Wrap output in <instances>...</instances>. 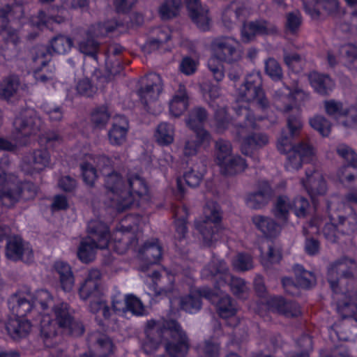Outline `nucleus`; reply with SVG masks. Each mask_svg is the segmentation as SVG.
Masks as SVG:
<instances>
[{
    "instance_id": "nucleus-1",
    "label": "nucleus",
    "mask_w": 357,
    "mask_h": 357,
    "mask_svg": "<svg viewBox=\"0 0 357 357\" xmlns=\"http://www.w3.org/2000/svg\"><path fill=\"white\" fill-rule=\"evenodd\" d=\"M238 96L242 101L246 102L249 107L239 105L235 108L238 116L245 114V121L236 124V137L242 139L241 153L252 156L254 151L266 146L268 143V137L264 133H250L257 129V122L266 118L265 114L269 107V101L261 87V80L259 73L247 75L243 84L238 89Z\"/></svg>"
},
{
    "instance_id": "nucleus-2",
    "label": "nucleus",
    "mask_w": 357,
    "mask_h": 357,
    "mask_svg": "<svg viewBox=\"0 0 357 357\" xmlns=\"http://www.w3.org/2000/svg\"><path fill=\"white\" fill-rule=\"evenodd\" d=\"M356 267V261L347 257H342L333 262L328 269L327 280L335 295L340 296L336 300L337 313L343 319H354L357 321V289H342L340 284L343 280L354 279V271Z\"/></svg>"
},
{
    "instance_id": "nucleus-3",
    "label": "nucleus",
    "mask_w": 357,
    "mask_h": 357,
    "mask_svg": "<svg viewBox=\"0 0 357 357\" xmlns=\"http://www.w3.org/2000/svg\"><path fill=\"white\" fill-rule=\"evenodd\" d=\"M105 188L116 199L115 208L122 213L132 206L139 207L140 199L149 192L148 185L137 174H129L126 181L120 173L112 172L105 179Z\"/></svg>"
},
{
    "instance_id": "nucleus-4",
    "label": "nucleus",
    "mask_w": 357,
    "mask_h": 357,
    "mask_svg": "<svg viewBox=\"0 0 357 357\" xmlns=\"http://www.w3.org/2000/svg\"><path fill=\"white\" fill-rule=\"evenodd\" d=\"M55 320L49 315H42L40 320V335L44 346L47 348H54L59 343V336L56 324L59 328L68 329L69 333L75 336H81L84 333L85 328L83 324L75 321L69 312V305L61 303L53 308Z\"/></svg>"
},
{
    "instance_id": "nucleus-5",
    "label": "nucleus",
    "mask_w": 357,
    "mask_h": 357,
    "mask_svg": "<svg viewBox=\"0 0 357 357\" xmlns=\"http://www.w3.org/2000/svg\"><path fill=\"white\" fill-rule=\"evenodd\" d=\"M29 291H17L8 300V306L12 314L6 323L8 335L14 340L26 337L31 328V321L26 318L36 309Z\"/></svg>"
},
{
    "instance_id": "nucleus-6",
    "label": "nucleus",
    "mask_w": 357,
    "mask_h": 357,
    "mask_svg": "<svg viewBox=\"0 0 357 357\" xmlns=\"http://www.w3.org/2000/svg\"><path fill=\"white\" fill-rule=\"evenodd\" d=\"M202 279L213 282L214 289L220 290L228 284L232 294L241 298L247 289L245 281L231 275L226 261L222 259L213 257L201 271Z\"/></svg>"
},
{
    "instance_id": "nucleus-7",
    "label": "nucleus",
    "mask_w": 357,
    "mask_h": 357,
    "mask_svg": "<svg viewBox=\"0 0 357 357\" xmlns=\"http://www.w3.org/2000/svg\"><path fill=\"white\" fill-rule=\"evenodd\" d=\"M87 231L89 236L80 241L77 252V258L84 264L94 260L97 249L108 248L111 240L109 227L102 221L91 220Z\"/></svg>"
},
{
    "instance_id": "nucleus-8",
    "label": "nucleus",
    "mask_w": 357,
    "mask_h": 357,
    "mask_svg": "<svg viewBox=\"0 0 357 357\" xmlns=\"http://www.w3.org/2000/svg\"><path fill=\"white\" fill-rule=\"evenodd\" d=\"M213 56L208 61V67L214 79L219 82L225 76L222 62L232 63L240 59V54L229 38H216L212 42Z\"/></svg>"
},
{
    "instance_id": "nucleus-9",
    "label": "nucleus",
    "mask_w": 357,
    "mask_h": 357,
    "mask_svg": "<svg viewBox=\"0 0 357 357\" xmlns=\"http://www.w3.org/2000/svg\"><path fill=\"white\" fill-rule=\"evenodd\" d=\"M210 210L209 214H205L202 220L195 222V228L202 236L204 246L210 248L217 241L219 232L222 229V211L218 204L205 208V213Z\"/></svg>"
},
{
    "instance_id": "nucleus-10",
    "label": "nucleus",
    "mask_w": 357,
    "mask_h": 357,
    "mask_svg": "<svg viewBox=\"0 0 357 357\" xmlns=\"http://www.w3.org/2000/svg\"><path fill=\"white\" fill-rule=\"evenodd\" d=\"M337 153L346 162L347 165L340 167L337 172V178L340 183L345 188H349V185L356 180L357 176L351 173H347V167H351L357 168V153L355 151L347 144H340L336 149ZM344 200L349 204H357V188H352L344 196Z\"/></svg>"
},
{
    "instance_id": "nucleus-11",
    "label": "nucleus",
    "mask_w": 357,
    "mask_h": 357,
    "mask_svg": "<svg viewBox=\"0 0 357 357\" xmlns=\"http://www.w3.org/2000/svg\"><path fill=\"white\" fill-rule=\"evenodd\" d=\"M142 216L137 213H130L121 219L116 227V236L121 238L114 239L113 250L118 254H124L134 241H137V233L139 231Z\"/></svg>"
},
{
    "instance_id": "nucleus-12",
    "label": "nucleus",
    "mask_w": 357,
    "mask_h": 357,
    "mask_svg": "<svg viewBox=\"0 0 357 357\" xmlns=\"http://www.w3.org/2000/svg\"><path fill=\"white\" fill-rule=\"evenodd\" d=\"M163 329L171 333V340L165 343V350L169 357H185L190 349V340L180 324L175 319H168Z\"/></svg>"
},
{
    "instance_id": "nucleus-13",
    "label": "nucleus",
    "mask_w": 357,
    "mask_h": 357,
    "mask_svg": "<svg viewBox=\"0 0 357 357\" xmlns=\"http://www.w3.org/2000/svg\"><path fill=\"white\" fill-rule=\"evenodd\" d=\"M337 219L333 215L329 216L330 222L323 227V234L325 238L335 243L339 241L340 235H349L357 229V214L354 213L349 217L337 215Z\"/></svg>"
},
{
    "instance_id": "nucleus-14",
    "label": "nucleus",
    "mask_w": 357,
    "mask_h": 357,
    "mask_svg": "<svg viewBox=\"0 0 357 357\" xmlns=\"http://www.w3.org/2000/svg\"><path fill=\"white\" fill-rule=\"evenodd\" d=\"M216 289L204 286L197 289V293L215 306L217 314L222 319H228L236 315L237 308L235 301L229 295L220 296Z\"/></svg>"
},
{
    "instance_id": "nucleus-15",
    "label": "nucleus",
    "mask_w": 357,
    "mask_h": 357,
    "mask_svg": "<svg viewBox=\"0 0 357 357\" xmlns=\"http://www.w3.org/2000/svg\"><path fill=\"white\" fill-rule=\"evenodd\" d=\"M38 187L27 181H16L13 188L3 189L0 191V200L8 207L13 206L22 198L24 199H33L37 195Z\"/></svg>"
},
{
    "instance_id": "nucleus-16",
    "label": "nucleus",
    "mask_w": 357,
    "mask_h": 357,
    "mask_svg": "<svg viewBox=\"0 0 357 357\" xmlns=\"http://www.w3.org/2000/svg\"><path fill=\"white\" fill-rule=\"evenodd\" d=\"M73 45L72 38L59 34L50 41L49 45L41 47L36 50L35 61H37L40 59L43 66H47L52 59L53 54H65L70 50Z\"/></svg>"
},
{
    "instance_id": "nucleus-17",
    "label": "nucleus",
    "mask_w": 357,
    "mask_h": 357,
    "mask_svg": "<svg viewBox=\"0 0 357 357\" xmlns=\"http://www.w3.org/2000/svg\"><path fill=\"white\" fill-rule=\"evenodd\" d=\"M168 319H150L147 321L144 328L145 339L142 344V348L146 354L155 353L161 344L167 329L162 328Z\"/></svg>"
},
{
    "instance_id": "nucleus-18",
    "label": "nucleus",
    "mask_w": 357,
    "mask_h": 357,
    "mask_svg": "<svg viewBox=\"0 0 357 357\" xmlns=\"http://www.w3.org/2000/svg\"><path fill=\"white\" fill-rule=\"evenodd\" d=\"M277 95L285 102L281 106L277 104L276 109L284 114L289 112L294 108L300 110L301 107L309 98V94L297 84L292 86L284 85L282 89L277 91Z\"/></svg>"
},
{
    "instance_id": "nucleus-19",
    "label": "nucleus",
    "mask_w": 357,
    "mask_h": 357,
    "mask_svg": "<svg viewBox=\"0 0 357 357\" xmlns=\"http://www.w3.org/2000/svg\"><path fill=\"white\" fill-rule=\"evenodd\" d=\"M277 33V26L263 19L244 21L241 28V38L244 43L255 40L257 36H270Z\"/></svg>"
},
{
    "instance_id": "nucleus-20",
    "label": "nucleus",
    "mask_w": 357,
    "mask_h": 357,
    "mask_svg": "<svg viewBox=\"0 0 357 357\" xmlns=\"http://www.w3.org/2000/svg\"><path fill=\"white\" fill-rule=\"evenodd\" d=\"M301 183L311 197L315 211L317 205L315 197L324 195L327 192V183L325 178L314 167H311L305 169V178H302Z\"/></svg>"
},
{
    "instance_id": "nucleus-21",
    "label": "nucleus",
    "mask_w": 357,
    "mask_h": 357,
    "mask_svg": "<svg viewBox=\"0 0 357 357\" xmlns=\"http://www.w3.org/2000/svg\"><path fill=\"white\" fill-rule=\"evenodd\" d=\"M266 305L272 312L287 318H296L302 314L301 308L297 302L287 300L282 296H270Z\"/></svg>"
},
{
    "instance_id": "nucleus-22",
    "label": "nucleus",
    "mask_w": 357,
    "mask_h": 357,
    "mask_svg": "<svg viewBox=\"0 0 357 357\" xmlns=\"http://www.w3.org/2000/svg\"><path fill=\"white\" fill-rule=\"evenodd\" d=\"M146 83L144 86L138 89L137 94L142 103L146 106L149 102L158 100L160 93L162 92L160 76L154 73L146 75Z\"/></svg>"
},
{
    "instance_id": "nucleus-23",
    "label": "nucleus",
    "mask_w": 357,
    "mask_h": 357,
    "mask_svg": "<svg viewBox=\"0 0 357 357\" xmlns=\"http://www.w3.org/2000/svg\"><path fill=\"white\" fill-rule=\"evenodd\" d=\"M273 195V190L270 183L266 180L260 181L257 191L247 196L246 205L252 209H261L268 203Z\"/></svg>"
},
{
    "instance_id": "nucleus-24",
    "label": "nucleus",
    "mask_w": 357,
    "mask_h": 357,
    "mask_svg": "<svg viewBox=\"0 0 357 357\" xmlns=\"http://www.w3.org/2000/svg\"><path fill=\"white\" fill-rule=\"evenodd\" d=\"M129 130V121L124 115H117L114 119L112 127L108 131V139L112 145L123 144Z\"/></svg>"
},
{
    "instance_id": "nucleus-25",
    "label": "nucleus",
    "mask_w": 357,
    "mask_h": 357,
    "mask_svg": "<svg viewBox=\"0 0 357 357\" xmlns=\"http://www.w3.org/2000/svg\"><path fill=\"white\" fill-rule=\"evenodd\" d=\"M162 247L158 238H153L146 241L138 250V254L142 260L147 264H158L162 257Z\"/></svg>"
},
{
    "instance_id": "nucleus-26",
    "label": "nucleus",
    "mask_w": 357,
    "mask_h": 357,
    "mask_svg": "<svg viewBox=\"0 0 357 357\" xmlns=\"http://www.w3.org/2000/svg\"><path fill=\"white\" fill-rule=\"evenodd\" d=\"M56 15H48L43 10H40L36 15H31L29 20L30 26L43 31L45 28H49L52 23L61 24L65 22V17L63 15V9H58Z\"/></svg>"
},
{
    "instance_id": "nucleus-27",
    "label": "nucleus",
    "mask_w": 357,
    "mask_h": 357,
    "mask_svg": "<svg viewBox=\"0 0 357 357\" xmlns=\"http://www.w3.org/2000/svg\"><path fill=\"white\" fill-rule=\"evenodd\" d=\"M186 8L192 21L202 31L209 29V19L202 5L201 0H185Z\"/></svg>"
},
{
    "instance_id": "nucleus-28",
    "label": "nucleus",
    "mask_w": 357,
    "mask_h": 357,
    "mask_svg": "<svg viewBox=\"0 0 357 357\" xmlns=\"http://www.w3.org/2000/svg\"><path fill=\"white\" fill-rule=\"evenodd\" d=\"M308 79L314 91L322 96L328 95L335 86V82L327 74L313 71L310 73Z\"/></svg>"
},
{
    "instance_id": "nucleus-29",
    "label": "nucleus",
    "mask_w": 357,
    "mask_h": 357,
    "mask_svg": "<svg viewBox=\"0 0 357 357\" xmlns=\"http://www.w3.org/2000/svg\"><path fill=\"white\" fill-rule=\"evenodd\" d=\"M252 222L266 238H276L280 233V225L273 219L264 215H255Z\"/></svg>"
},
{
    "instance_id": "nucleus-30",
    "label": "nucleus",
    "mask_w": 357,
    "mask_h": 357,
    "mask_svg": "<svg viewBox=\"0 0 357 357\" xmlns=\"http://www.w3.org/2000/svg\"><path fill=\"white\" fill-rule=\"evenodd\" d=\"M56 273L59 275L60 286L65 292L72 291L75 284V277L71 266L65 261H57L54 264Z\"/></svg>"
},
{
    "instance_id": "nucleus-31",
    "label": "nucleus",
    "mask_w": 357,
    "mask_h": 357,
    "mask_svg": "<svg viewBox=\"0 0 357 357\" xmlns=\"http://www.w3.org/2000/svg\"><path fill=\"white\" fill-rule=\"evenodd\" d=\"M223 176H235L245 170L248 167L246 160L240 155H235L224 160L218 165Z\"/></svg>"
},
{
    "instance_id": "nucleus-32",
    "label": "nucleus",
    "mask_w": 357,
    "mask_h": 357,
    "mask_svg": "<svg viewBox=\"0 0 357 357\" xmlns=\"http://www.w3.org/2000/svg\"><path fill=\"white\" fill-rule=\"evenodd\" d=\"M324 105L326 114L335 119L347 117L356 108L354 105L344 107L343 103L341 101L334 99L325 100Z\"/></svg>"
},
{
    "instance_id": "nucleus-33",
    "label": "nucleus",
    "mask_w": 357,
    "mask_h": 357,
    "mask_svg": "<svg viewBox=\"0 0 357 357\" xmlns=\"http://www.w3.org/2000/svg\"><path fill=\"white\" fill-rule=\"evenodd\" d=\"M20 79L15 75H10L4 77L0 82V100H8L17 91Z\"/></svg>"
},
{
    "instance_id": "nucleus-34",
    "label": "nucleus",
    "mask_w": 357,
    "mask_h": 357,
    "mask_svg": "<svg viewBox=\"0 0 357 357\" xmlns=\"http://www.w3.org/2000/svg\"><path fill=\"white\" fill-rule=\"evenodd\" d=\"M163 271L166 273L169 281V284L167 286H159L158 282L160 281L162 276L159 271H153L149 275L152 279L155 292L158 296H167L169 294L172 293L174 289L175 282L174 275L168 271L166 268H164Z\"/></svg>"
},
{
    "instance_id": "nucleus-35",
    "label": "nucleus",
    "mask_w": 357,
    "mask_h": 357,
    "mask_svg": "<svg viewBox=\"0 0 357 357\" xmlns=\"http://www.w3.org/2000/svg\"><path fill=\"white\" fill-rule=\"evenodd\" d=\"M97 357H109L114 354L115 345L112 339L105 334H99L95 341Z\"/></svg>"
},
{
    "instance_id": "nucleus-36",
    "label": "nucleus",
    "mask_w": 357,
    "mask_h": 357,
    "mask_svg": "<svg viewBox=\"0 0 357 357\" xmlns=\"http://www.w3.org/2000/svg\"><path fill=\"white\" fill-rule=\"evenodd\" d=\"M195 350L198 357H219L220 344L211 337L197 344Z\"/></svg>"
},
{
    "instance_id": "nucleus-37",
    "label": "nucleus",
    "mask_w": 357,
    "mask_h": 357,
    "mask_svg": "<svg viewBox=\"0 0 357 357\" xmlns=\"http://www.w3.org/2000/svg\"><path fill=\"white\" fill-rule=\"evenodd\" d=\"M202 298L204 297L198 294L197 289L195 293L189 294L181 298L180 307L188 313L195 314L202 308Z\"/></svg>"
},
{
    "instance_id": "nucleus-38",
    "label": "nucleus",
    "mask_w": 357,
    "mask_h": 357,
    "mask_svg": "<svg viewBox=\"0 0 357 357\" xmlns=\"http://www.w3.org/2000/svg\"><path fill=\"white\" fill-rule=\"evenodd\" d=\"M298 289L301 288L309 289L313 286L312 279H314V273L305 270L303 265L296 264L293 266Z\"/></svg>"
},
{
    "instance_id": "nucleus-39",
    "label": "nucleus",
    "mask_w": 357,
    "mask_h": 357,
    "mask_svg": "<svg viewBox=\"0 0 357 357\" xmlns=\"http://www.w3.org/2000/svg\"><path fill=\"white\" fill-rule=\"evenodd\" d=\"M36 119L30 116L29 118L17 119L15 121L17 132L26 137L36 135L39 130V126L36 124Z\"/></svg>"
},
{
    "instance_id": "nucleus-40",
    "label": "nucleus",
    "mask_w": 357,
    "mask_h": 357,
    "mask_svg": "<svg viewBox=\"0 0 357 357\" xmlns=\"http://www.w3.org/2000/svg\"><path fill=\"white\" fill-rule=\"evenodd\" d=\"M188 96L185 91L176 94L169 102V113L174 117H179L188 109Z\"/></svg>"
},
{
    "instance_id": "nucleus-41",
    "label": "nucleus",
    "mask_w": 357,
    "mask_h": 357,
    "mask_svg": "<svg viewBox=\"0 0 357 357\" xmlns=\"http://www.w3.org/2000/svg\"><path fill=\"white\" fill-rule=\"evenodd\" d=\"M155 141L160 146H165L174 142V130L167 123H160L155 132Z\"/></svg>"
},
{
    "instance_id": "nucleus-42",
    "label": "nucleus",
    "mask_w": 357,
    "mask_h": 357,
    "mask_svg": "<svg viewBox=\"0 0 357 357\" xmlns=\"http://www.w3.org/2000/svg\"><path fill=\"white\" fill-rule=\"evenodd\" d=\"M182 211L183 215L181 217H178V211H174L173 216L175 231L177 235L176 238L179 241L185 239L188 232V220L189 211L185 206L182 207Z\"/></svg>"
},
{
    "instance_id": "nucleus-43",
    "label": "nucleus",
    "mask_w": 357,
    "mask_h": 357,
    "mask_svg": "<svg viewBox=\"0 0 357 357\" xmlns=\"http://www.w3.org/2000/svg\"><path fill=\"white\" fill-rule=\"evenodd\" d=\"M50 153L47 149H36L31 154V169L40 172L50 165Z\"/></svg>"
},
{
    "instance_id": "nucleus-44",
    "label": "nucleus",
    "mask_w": 357,
    "mask_h": 357,
    "mask_svg": "<svg viewBox=\"0 0 357 357\" xmlns=\"http://www.w3.org/2000/svg\"><path fill=\"white\" fill-rule=\"evenodd\" d=\"M105 68L107 72V75L100 76L99 80L102 81L103 84H108L111 81V76H116L120 75L124 70V65L123 62L118 58L114 60L107 57L105 61Z\"/></svg>"
},
{
    "instance_id": "nucleus-45",
    "label": "nucleus",
    "mask_w": 357,
    "mask_h": 357,
    "mask_svg": "<svg viewBox=\"0 0 357 357\" xmlns=\"http://www.w3.org/2000/svg\"><path fill=\"white\" fill-rule=\"evenodd\" d=\"M232 146L229 140L218 139L215 143V160L216 164L220 165L231 156Z\"/></svg>"
},
{
    "instance_id": "nucleus-46",
    "label": "nucleus",
    "mask_w": 357,
    "mask_h": 357,
    "mask_svg": "<svg viewBox=\"0 0 357 357\" xmlns=\"http://www.w3.org/2000/svg\"><path fill=\"white\" fill-rule=\"evenodd\" d=\"M111 114L107 106L102 105L96 107L91 112V120L96 128H103L109 120Z\"/></svg>"
},
{
    "instance_id": "nucleus-47",
    "label": "nucleus",
    "mask_w": 357,
    "mask_h": 357,
    "mask_svg": "<svg viewBox=\"0 0 357 357\" xmlns=\"http://www.w3.org/2000/svg\"><path fill=\"white\" fill-rule=\"evenodd\" d=\"M214 123L216 131L222 133L228 129L230 124V116L227 107H218L214 112Z\"/></svg>"
},
{
    "instance_id": "nucleus-48",
    "label": "nucleus",
    "mask_w": 357,
    "mask_h": 357,
    "mask_svg": "<svg viewBox=\"0 0 357 357\" xmlns=\"http://www.w3.org/2000/svg\"><path fill=\"white\" fill-rule=\"evenodd\" d=\"M208 112L206 109L202 107H197L193 108L186 119V125L189 128H196L197 126H202L206 121Z\"/></svg>"
},
{
    "instance_id": "nucleus-49",
    "label": "nucleus",
    "mask_w": 357,
    "mask_h": 357,
    "mask_svg": "<svg viewBox=\"0 0 357 357\" xmlns=\"http://www.w3.org/2000/svg\"><path fill=\"white\" fill-rule=\"evenodd\" d=\"M98 81L101 82V84L99 86H94L89 78L79 80L76 86L77 93L86 97H92L98 89L105 87V84L99 80V77H98Z\"/></svg>"
},
{
    "instance_id": "nucleus-50",
    "label": "nucleus",
    "mask_w": 357,
    "mask_h": 357,
    "mask_svg": "<svg viewBox=\"0 0 357 357\" xmlns=\"http://www.w3.org/2000/svg\"><path fill=\"white\" fill-rule=\"evenodd\" d=\"M310 125L323 137H328L331 132V123L321 115H316L310 119Z\"/></svg>"
},
{
    "instance_id": "nucleus-51",
    "label": "nucleus",
    "mask_w": 357,
    "mask_h": 357,
    "mask_svg": "<svg viewBox=\"0 0 357 357\" xmlns=\"http://www.w3.org/2000/svg\"><path fill=\"white\" fill-rule=\"evenodd\" d=\"M180 7V0H165L159 8L162 20H169L176 16Z\"/></svg>"
},
{
    "instance_id": "nucleus-52",
    "label": "nucleus",
    "mask_w": 357,
    "mask_h": 357,
    "mask_svg": "<svg viewBox=\"0 0 357 357\" xmlns=\"http://www.w3.org/2000/svg\"><path fill=\"white\" fill-rule=\"evenodd\" d=\"M6 256L14 261L22 259L24 254V245L21 238L10 240L6 245Z\"/></svg>"
},
{
    "instance_id": "nucleus-53",
    "label": "nucleus",
    "mask_w": 357,
    "mask_h": 357,
    "mask_svg": "<svg viewBox=\"0 0 357 357\" xmlns=\"http://www.w3.org/2000/svg\"><path fill=\"white\" fill-rule=\"evenodd\" d=\"M78 46L81 53L91 57L95 61H98L99 43L96 40L93 38H87L79 42Z\"/></svg>"
},
{
    "instance_id": "nucleus-54",
    "label": "nucleus",
    "mask_w": 357,
    "mask_h": 357,
    "mask_svg": "<svg viewBox=\"0 0 357 357\" xmlns=\"http://www.w3.org/2000/svg\"><path fill=\"white\" fill-rule=\"evenodd\" d=\"M234 268L238 271H248L253 268V259L251 255L238 252L232 261Z\"/></svg>"
},
{
    "instance_id": "nucleus-55",
    "label": "nucleus",
    "mask_w": 357,
    "mask_h": 357,
    "mask_svg": "<svg viewBox=\"0 0 357 357\" xmlns=\"http://www.w3.org/2000/svg\"><path fill=\"white\" fill-rule=\"evenodd\" d=\"M17 8L22 12V8L15 3H6L0 8V34L6 31L9 25V17L13 15L14 10Z\"/></svg>"
},
{
    "instance_id": "nucleus-56",
    "label": "nucleus",
    "mask_w": 357,
    "mask_h": 357,
    "mask_svg": "<svg viewBox=\"0 0 357 357\" xmlns=\"http://www.w3.org/2000/svg\"><path fill=\"white\" fill-rule=\"evenodd\" d=\"M265 73L274 82L281 81L283 78L281 66L273 58H268L265 61Z\"/></svg>"
},
{
    "instance_id": "nucleus-57",
    "label": "nucleus",
    "mask_w": 357,
    "mask_h": 357,
    "mask_svg": "<svg viewBox=\"0 0 357 357\" xmlns=\"http://www.w3.org/2000/svg\"><path fill=\"white\" fill-rule=\"evenodd\" d=\"M32 301H34V306L36 308L40 305L41 310L45 311L48 309L50 304L53 301V296L47 289H38L32 294Z\"/></svg>"
},
{
    "instance_id": "nucleus-58",
    "label": "nucleus",
    "mask_w": 357,
    "mask_h": 357,
    "mask_svg": "<svg viewBox=\"0 0 357 357\" xmlns=\"http://www.w3.org/2000/svg\"><path fill=\"white\" fill-rule=\"evenodd\" d=\"M290 209H292L291 203L287 202V197H278L273 208V213L275 218L284 221L287 220Z\"/></svg>"
},
{
    "instance_id": "nucleus-59",
    "label": "nucleus",
    "mask_w": 357,
    "mask_h": 357,
    "mask_svg": "<svg viewBox=\"0 0 357 357\" xmlns=\"http://www.w3.org/2000/svg\"><path fill=\"white\" fill-rule=\"evenodd\" d=\"M293 152L299 156L298 162L295 164L296 169H300L302 167V163L305 158H311L314 155L313 147L305 142L295 144Z\"/></svg>"
},
{
    "instance_id": "nucleus-60",
    "label": "nucleus",
    "mask_w": 357,
    "mask_h": 357,
    "mask_svg": "<svg viewBox=\"0 0 357 357\" xmlns=\"http://www.w3.org/2000/svg\"><path fill=\"white\" fill-rule=\"evenodd\" d=\"M285 29L291 34H296L303 22L302 15L299 11L289 12L286 15Z\"/></svg>"
},
{
    "instance_id": "nucleus-61",
    "label": "nucleus",
    "mask_w": 357,
    "mask_h": 357,
    "mask_svg": "<svg viewBox=\"0 0 357 357\" xmlns=\"http://www.w3.org/2000/svg\"><path fill=\"white\" fill-rule=\"evenodd\" d=\"M80 169L84 183L88 186H93L98 177L96 167L89 162H84L80 164Z\"/></svg>"
},
{
    "instance_id": "nucleus-62",
    "label": "nucleus",
    "mask_w": 357,
    "mask_h": 357,
    "mask_svg": "<svg viewBox=\"0 0 357 357\" xmlns=\"http://www.w3.org/2000/svg\"><path fill=\"white\" fill-rule=\"evenodd\" d=\"M294 214L298 218H305L311 210L310 204L307 199L302 197H296L291 203Z\"/></svg>"
},
{
    "instance_id": "nucleus-63",
    "label": "nucleus",
    "mask_w": 357,
    "mask_h": 357,
    "mask_svg": "<svg viewBox=\"0 0 357 357\" xmlns=\"http://www.w3.org/2000/svg\"><path fill=\"white\" fill-rule=\"evenodd\" d=\"M126 310L137 316L143 315L144 306L142 301L133 294L127 295L125 299Z\"/></svg>"
},
{
    "instance_id": "nucleus-64",
    "label": "nucleus",
    "mask_w": 357,
    "mask_h": 357,
    "mask_svg": "<svg viewBox=\"0 0 357 357\" xmlns=\"http://www.w3.org/2000/svg\"><path fill=\"white\" fill-rule=\"evenodd\" d=\"M100 285L94 282L85 279L79 289V296L83 301H86L93 296L98 294Z\"/></svg>"
}]
</instances>
